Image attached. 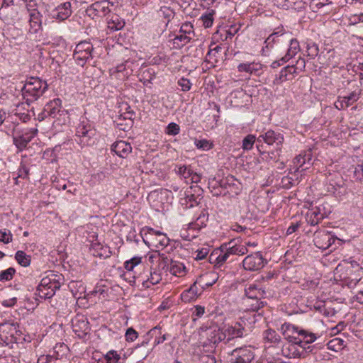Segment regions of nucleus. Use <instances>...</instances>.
<instances>
[{
  "label": "nucleus",
  "instance_id": "nucleus-61",
  "mask_svg": "<svg viewBox=\"0 0 363 363\" xmlns=\"http://www.w3.org/2000/svg\"><path fill=\"white\" fill-rule=\"evenodd\" d=\"M11 240V233L6 231L0 230V241L4 243H9Z\"/></svg>",
  "mask_w": 363,
  "mask_h": 363
},
{
  "label": "nucleus",
  "instance_id": "nucleus-5",
  "mask_svg": "<svg viewBox=\"0 0 363 363\" xmlns=\"http://www.w3.org/2000/svg\"><path fill=\"white\" fill-rule=\"evenodd\" d=\"M213 277L211 282H205L204 278H198L188 290L184 291L182 295V300L184 302H190L200 295L206 288L213 286L218 277L216 273L210 274Z\"/></svg>",
  "mask_w": 363,
  "mask_h": 363
},
{
  "label": "nucleus",
  "instance_id": "nucleus-3",
  "mask_svg": "<svg viewBox=\"0 0 363 363\" xmlns=\"http://www.w3.org/2000/svg\"><path fill=\"white\" fill-rule=\"evenodd\" d=\"M44 84L45 86L42 88L43 82L40 78H27L24 81V103L30 106V103L36 101L37 99L45 92L47 88L46 84Z\"/></svg>",
  "mask_w": 363,
  "mask_h": 363
},
{
  "label": "nucleus",
  "instance_id": "nucleus-34",
  "mask_svg": "<svg viewBox=\"0 0 363 363\" xmlns=\"http://www.w3.org/2000/svg\"><path fill=\"white\" fill-rule=\"evenodd\" d=\"M213 9H208L201 16V19L203 21V25L205 28H210L212 26L213 23V15L215 14Z\"/></svg>",
  "mask_w": 363,
  "mask_h": 363
},
{
  "label": "nucleus",
  "instance_id": "nucleus-20",
  "mask_svg": "<svg viewBox=\"0 0 363 363\" xmlns=\"http://www.w3.org/2000/svg\"><path fill=\"white\" fill-rule=\"evenodd\" d=\"M61 104V99L58 98L55 99L45 105L42 114H43L45 117L50 116L53 118H59L57 111H60Z\"/></svg>",
  "mask_w": 363,
  "mask_h": 363
},
{
  "label": "nucleus",
  "instance_id": "nucleus-4",
  "mask_svg": "<svg viewBox=\"0 0 363 363\" xmlns=\"http://www.w3.org/2000/svg\"><path fill=\"white\" fill-rule=\"evenodd\" d=\"M313 242L318 248L325 250L331 247L330 251L336 250L344 242L342 240L325 230L315 232Z\"/></svg>",
  "mask_w": 363,
  "mask_h": 363
},
{
  "label": "nucleus",
  "instance_id": "nucleus-6",
  "mask_svg": "<svg viewBox=\"0 0 363 363\" xmlns=\"http://www.w3.org/2000/svg\"><path fill=\"white\" fill-rule=\"evenodd\" d=\"M96 130L89 121L83 120L77 128L76 137L79 138L78 143L84 146H89L94 143V138Z\"/></svg>",
  "mask_w": 363,
  "mask_h": 363
},
{
  "label": "nucleus",
  "instance_id": "nucleus-40",
  "mask_svg": "<svg viewBox=\"0 0 363 363\" xmlns=\"http://www.w3.org/2000/svg\"><path fill=\"white\" fill-rule=\"evenodd\" d=\"M142 258L140 257H134L124 262V267L128 271H133L134 267L138 266L141 262Z\"/></svg>",
  "mask_w": 363,
  "mask_h": 363
},
{
  "label": "nucleus",
  "instance_id": "nucleus-41",
  "mask_svg": "<svg viewBox=\"0 0 363 363\" xmlns=\"http://www.w3.org/2000/svg\"><path fill=\"white\" fill-rule=\"evenodd\" d=\"M93 50H94V48L91 43H89L88 41H82L77 45L74 50H78L79 52H87L91 53Z\"/></svg>",
  "mask_w": 363,
  "mask_h": 363
},
{
  "label": "nucleus",
  "instance_id": "nucleus-46",
  "mask_svg": "<svg viewBox=\"0 0 363 363\" xmlns=\"http://www.w3.org/2000/svg\"><path fill=\"white\" fill-rule=\"evenodd\" d=\"M179 125L175 123H170L167 127L166 133L170 135H177L179 133Z\"/></svg>",
  "mask_w": 363,
  "mask_h": 363
},
{
  "label": "nucleus",
  "instance_id": "nucleus-24",
  "mask_svg": "<svg viewBox=\"0 0 363 363\" xmlns=\"http://www.w3.org/2000/svg\"><path fill=\"white\" fill-rule=\"evenodd\" d=\"M147 336H150L151 338L154 337V347H155L163 343L169 335L167 334L162 335L161 328L155 327L149 330Z\"/></svg>",
  "mask_w": 363,
  "mask_h": 363
},
{
  "label": "nucleus",
  "instance_id": "nucleus-21",
  "mask_svg": "<svg viewBox=\"0 0 363 363\" xmlns=\"http://www.w3.org/2000/svg\"><path fill=\"white\" fill-rule=\"evenodd\" d=\"M9 331L11 333V342L12 344L11 347L13 348V345L18 347L19 344L23 343V338L21 337L22 331L21 330L20 323L18 322L11 323L9 325Z\"/></svg>",
  "mask_w": 363,
  "mask_h": 363
},
{
  "label": "nucleus",
  "instance_id": "nucleus-16",
  "mask_svg": "<svg viewBox=\"0 0 363 363\" xmlns=\"http://www.w3.org/2000/svg\"><path fill=\"white\" fill-rule=\"evenodd\" d=\"M111 150L120 157L126 158L132 152V147L129 143L124 140H119L112 144Z\"/></svg>",
  "mask_w": 363,
  "mask_h": 363
},
{
  "label": "nucleus",
  "instance_id": "nucleus-60",
  "mask_svg": "<svg viewBox=\"0 0 363 363\" xmlns=\"http://www.w3.org/2000/svg\"><path fill=\"white\" fill-rule=\"evenodd\" d=\"M143 79V84L145 85H147V84L152 83V80L155 78V76H152V73L149 71L143 72L142 74Z\"/></svg>",
  "mask_w": 363,
  "mask_h": 363
},
{
  "label": "nucleus",
  "instance_id": "nucleus-25",
  "mask_svg": "<svg viewBox=\"0 0 363 363\" xmlns=\"http://www.w3.org/2000/svg\"><path fill=\"white\" fill-rule=\"evenodd\" d=\"M263 149V145L257 144V150L262 155V160L266 161L267 162H270L271 161H278L279 157V154L278 153V152L279 150H276V151L267 152Z\"/></svg>",
  "mask_w": 363,
  "mask_h": 363
},
{
  "label": "nucleus",
  "instance_id": "nucleus-2",
  "mask_svg": "<svg viewBox=\"0 0 363 363\" xmlns=\"http://www.w3.org/2000/svg\"><path fill=\"white\" fill-rule=\"evenodd\" d=\"M64 281L65 278L62 274L49 272L36 287L38 295L45 299L52 298L56 291L60 289Z\"/></svg>",
  "mask_w": 363,
  "mask_h": 363
},
{
  "label": "nucleus",
  "instance_id": "nucleus-10",
  "mask_svg": "<svg viewBox=\"0 0 363 363\" xmlns=\"http://www.w3.org/2000/svg\"><path fill=\"white\" fill-rule=\"evenodd\" d=\"M114 6L113 1H95L86 11L87 15L91 18L94 16H104L111 11L109 5Z\"/></svg>",
  "mask_w": 363,
  "mask_h": 363
},
{
  "label": "nucleus",
  "instance_id": "nucleus-7",
  "mask_svg": "<svg viewBox=\"0 0 363 363\" xmlns=\"http://www.w3.org/2000/svg\"><path fill=\"white\" fill-rule=\"evenodd\" d=\"M206 340L203 342V347L216 348L219 343L225 341V336L223 334V328L218 325H211L206 330Z\"/></svg>",
  "mask_w": 363,
  "mask_h": 363
},
{
  "label": "nucleus",
  "instance_id": "nucleus-26",
  "mask_svg": "<svg viewBox=\"0 0 363 363\" xmlns=\"http://www.w3.org/2000/svg\"><path fill=\"white\" fill-rule=\"evenodd\" d=\"M298 50V41L295 38L291 39L290 40L289 48L287 50L286 54L285 55V56L281 58V61L282 62V63H286V62H288L291 58L296 55Z\"/></svg>",
  "mask_w": 363,
  "mask_h": 363
},
{
  "label": "nucleus",
  "instance_id": "nucleus-1",
  "mask_svg": "<svg viewBox=\"0 0 363 363\" xmlns=\"http://www.w3.org/2000/svg\"><path fill=\"white\" fill-rule=\"evenodd\" d=\"M285 339L303 349L306 353H315L318 347L311 345L317 339V335L304 329H299L297 326L289 323L281 325L280 328Z\"/></svg>",
  "mask_w": 363,
  "mask_h": 363
},
{
  "label": "nucleus",
  "instance_id": "nucleus-23",
  "mask_svg": "<svg viewBox=\"0 0 363 363\" xmlns=\"http://www.w3.org/2000/svg\"><path fill=\"white\" fill-rule=\"evenodd\" d=\"M208 213L206 210H203L199 216V217L196 218L195 222L189 224L188 230H200L202 228L206 226V222L208 221Z\"/></svg>",
  "mask_w": 363,
  "mask_h": 363
},
{
  "label": "nucleus",
  "instance_id": "nucleus-33",
  "mask_svg": "<svg viewBox=\"0 0 363 363\" xmlns=\"http://www.w3.org/2000/svg\"><path fill=\"white\" fill-rule=\"evenodd\" d=\"M284 34V28L283 26L278 27L276 30L269 35V37L265 40L264 44H266L265 48L269 49V48H272L273 44L275 43V38L277 36L282 35Z\"/></svg>",
  "mask_w": 363,
  "mask_h": 363
},
{
  "label": "nucleus",
  "instance_id": "nucleus-44",
  "mask_svg": "<svg viewBox=\"0 0 363 363\" xmlns=\"http://www.w3.org/2000/svg\"><path fill=\"white\" fill-rule=\"evenodd\" d=\"M15 269L13 267H9V269L1 271L0 272V281H9L13 278V274H15Z\"/></svg>",
  "mask_w": 363,
  "mask_h": 363
},
{
  "label": "nucleus",
  "instance_id": "nucleus-50",
  "mask_svg": "<svg viewBox=\"0 0 363 363\" xmlns=\"http://www.w3.org/2000/svg\"><path fill=\"white\" fill-rule=\"evenodd\" d=\"M218 259V248H216L210 254L208 261L211 264H213L216 267H219Z\"/></svg>",
  "mask_w": 363,
  "mask_h": 363
},
{
  "label": "nucleus",
  "instance_id": "nucleus-51",
  "mask_svg": "<svg viewBox=\"0 0 363 363\" xmlns=\"http://www.w3.org/2000/svg\"><path fill=\"white\" fill-rule=\"evenodd\" d=\"M138 336V333L133 328H129L125 332V339L128 342H133Z\"/></svg>",
  "mask_w": 363,
  "mask_h": 363
},
{
  "label": "nucleus",
  "instance_id": "nucleus-53",
  "mask_svg": "<svg viewBox=\"0 0 363 363\" xmlns=\"http://www.w3.org/2000/svg\"><path fill=\"white\" fill-rule=\"evenodd\" d=\"M291 3V8L296 10L297 11H301L303 9H305L308 4L306 1H288Z\"/></svg>",
  "mask_w": 363,
  "mask_h": 363
},
{
  "label": "nucleus",
  "instance_id": "nucleus-17",
  "mask_svg": "<svg viewBox=\"0 0 363 363\" xmlns=\"http://www.w3.org/2000/svg\"><path fill=\"white\" fill-rule=\"evenodd\" d=\"M265 291L255 284L245 286V295L249 299L261 300L265 297Z\"/></svg>",
  "mask_w": 363,
  "mask_h": 363
},
{
  "label": "nucleus",
  "instance_id": "nucleus-58",
  "mask_svg": "<svg viewBox=\"0 0 363 363\" xmlns=\"http://www.w3.org/2000/svg\"><path fill=\"white\" fill-rule=\"evenodd\" d=\"M182 28V30H184L186 33L191 35H194V27L193 25L189 22H186L183 23L181 26Z\"/></svg>",
  "mask_w": 363,
  "mask_h": 363
},
{
  "label": "nucleus",
  "instance_id": "nucleus-59",
  "mask_svg": "<svg viewBox=\"0 0 363 363\" xmlns=\"http://www.w3.org/2000/svg\"><path fill=\"white\" fill-rule=\"evenodd\" d=\"M196 259L201 260L206 257L208 254V249L206 247H203L200 250H198L196 252Z\"/></svg>",
  "mask_w": 363,
  "mask_h": 363
},
{
  "label": "nucleus",
  "instance_id": "nucleus-42",
  "mask_svg": "<svg viewBox=\"0 0 363 363\" xmlns=\"http://www.w3.org/2000/svg\"><path fill=\"white\" fill-rule=\"evenodd\" d=\"M106 363H118L121 359V356L115 350H110L104 356Z\"/></svg>",
  "mask_w": 363,
  "mask_h": 363
},
{
  "label": "nucleus",
  "instance_id": "nucleus-15",
  "mask_svg": "<svg viewBox=\"0 0 363 363\" xmlns=\"http://www.w3.org/2000/svg\"><path fill=\"white\" fill-rule=\"evenodd\" d=\"M28 14V32L30 33H36L41 28L40 14L38 11L34 10L30 11L28 9L26 13L24 12V16Z\"/></svg>",
  "mask_w": 363,
  "mask_h": 363
},
{
  "label": "nucleus",
  "instance_id": "nucleus-30",
  "mask_svg": "<svg viewBox=\"0 0 363 363\" xmlns=\"http://www.w3.org/2000/svg\"><path fill=\"white\" fill-rule=\"evenodd\" d=\"M192 37L184 35L183 34L176 35L173 39V45L174 48L180 49L190 42Z\"/></svg>",
  "mask_w": 363,
  "mask_h": 363
},
{
  "label": "nucleus",
  "instance_id": "nucleus-57",
  "mask_svg": "<svg viewBox=\"0 0 363 363\" xmlns=\"http://www.w3.org/2000/svg\"><path fill=\"white\" fill-rule=\"evenodd\" d=\"M150 230L155 233L153 229L151 228ZM155 234L158 235L160 236H162V238L159 240L160 245H161L162 247H166L168 245L169 239L166 236V235H164L159 231L155 232Z\"/></svg>",
  "mask_w": 363,
  "mask_h": 363
},
{
  "label": "nucleus",
  "instance_id": "nucleus-9",
  "mask_svg": "<svg viewBox=\"0 0 363 363\" xmlns=\"http://www.w3.org/2000/svg\"><path fill=\"white\" fill-rule=\"evenodd\" d=\"M267 263L260 252L247 255L242 261V266L245 270L257 271L263 268Z\"/></svg>",
  "mask_w": 363,
  "mask_h": 363
},
{
  "label": "nucleus",
  "instance_id": "nucleus-29",
  "mask_svg": "<svg viewBox=\"0 0 363 363\" xmlns=\"http://www.w3.org/2000/svg\"><path fill=\"white\" fill-rule=\"evenodd\" d=\"M37 295L38 294L35 292L30 294V296L28 294L26 296V298H24V309H26L28 311L35 310L38 305Z\"/></svg>",
  "mask_w": 363,
  "mask_h": 363
},
{
  "label": "nucleus",
  "instance_id": "nucleus-19",
  "mask_svg": "<svg viewBox=\"0 0 363 363\" xmlns=\"http://www.w3.org/2000/svg\"><path fill=\"white\" fill-rule=\"evenodd\" d=\"M362 275L363 271L359 272L354 269H346V274L342 277V279L349 287H354L362 279Z\"/></svg>",
  "mask_w": 363,
  "mask_h": 363
},
{
  "label": "nucleus",
  "instance_id": "nucleus-14",
  "mask_svg": "<svg viewBox=\"0 0 363 363\" xmlns=\"http://www.w3.org/2000/svg\"><path fill=\"white\" fill-rule=\"evenodd\" d=\"M296 69L294 65L286 66L281 70L279 74L276 75L273 84L279 85L285 81L291 80L297 74Z\"/></svg>",
  "mask_w": 363,
  "mask_h": 363
},
{
  "label": "nucleus",
  "instance_id": "nucleus-45",
  "mask_svg": "<svg viewBox=\"0 0 363 363\" xmlns=\"http://www.w3.org/2000/svg\"><path fill=\"white\" fill-rule=\"evenodd\" d=\"M252 66L257 67V63H255L254 62L250 63H240L238 66V70L240 72H245L247 73L252 74V69H253Z\"/></svg>",
  "mask_w": 363,
  "mask_h": 363
},
{
  "label": "nucleus",
  "instance_id": "nucleus-39",
  "mask_svg": "<svg viewBox=\"0 0 363 363\" xmlns=\"http://www.w3.org/2000/svg\"><path fill=\"white\" fill-rule=\"evenodd\" d=\"M256 141V138L253 135H247L242 140V147L245 150H250L252 148L254 143Z\"/></svg>",
  "mask_w": 363,
  "mask_h": 363
},
{
  "label": "nucleus",
  "instance_id": "nucleus-47",
  "mask_svg": "<svg viewBox=\"0 0 363 363\" xmlns=\"http://www.w3.org/2000/svg\"><path fill=\"white\" fill-rule=\"evenodd\" d=\"M177 83L183 91H189L192 85L190 80L184 77H182L180 79H179Z\"/></svg>",
  "mask_w": 363,
  "mask_h": 363
},
{
  "label": "nucleus",
  "instance_id": "nucleus-28",
  "mask_svg": "<svg viewBox=\"0 0 363 363\" xmlns=\"http://www.w3.org/2000/svg\"><path fill=\"white\" fill-rule=\"evenodd\" d=\"M157 15L160 18H163L167 20L165 26H167L171 20L174 18L175 13L173 9L170 6H163L157 11Z\"/></svg>",
  "mask_w": 363,
  "mask_h": 363
},
{
  "label": "nucleus",
  "instance_id": "nucleus-13",
  "mask_svg": "<svg viewBox=\"0 0 363 363\" xmlns=\"http://www.w3.org/2000/svg\"><path fill=\"white\" fill-rule=\"evenodd\" d=\"M164 267H167L172 275L182 277L186 274V267L179 261L169 259L167 257L163 259Z\"/></svg>",
  "mask_w": 363,
  "mask_h": 363
},
{
  "label": "nucleus",
  "instance_id": "nucleus-54",
  "mask_svg": "<svg viewBox=\"0 0 363 363\" xmlns=\"http://www.w3.org/2000/svg\"><path fill=\"white\" fill-rule=\"evenodd\" d=\"M77 321V323L74 325V328L78 326L81 330H84V332L89 329V322L86 319L82 318L81 319H78Z\"/></svg>",
  "mask_w": 363,
  "mask_h": 363
},
{
  "label": "nucleus",
  "instance_id": "nucleus-52",
  "mask_svg": "<svg viewBox=\"0 0 363 363\" xmlns=\"http://www.w3.org/2000/svg\"><path fill=\"white\" fill-rule=\"evenodd\" d=\"M315 1H309V8L311 9L313 12H318L320 9L328 6L331 4L332 1H330L328 4H323L321 1H319L318 3L314 4Z\"/></svg>",
  "mask_w": 363,
  "mask_h": 363
},
{
  "label": "nucleus",
  "instance_id": "nucleus-56",
  "mask_svg": "<svg viewBox=\"0 0 363 363\" xmlns=\"http://www.w3.org/2000/svg\"><path fill=\"white\" fill-rule=\"evenodd\" d=\"M13 143L17 147L18 150L21 152L23 150V135H14Z\"/></svg>",
  "mask_w": 363,
  "mask_h": 363
},
{
  "label": "nucleus",
  "instance_id": "nucleus-12",
  "mask_svg": "<svg viewBox=\"0 0 363 363\" xmlns=\"http://www.w3.org/2000/svg\"><path fill=\"white\" fill-rule=\"evenodd\" d=\"M223 331L225 336V344L226 345L235 338L242 337L245 332V327L240 322H236L233 325L223 328Z\"/></svg>",
  "mask_w": 363,
  "mask_h": 363
},
{
  "label": "nucleus",
  "instance_id": "nucleus-48",
  "mask_svg": "<svg viewBox=\"0 0 363 363\" xmlns=\"http://www.w3.org/2000/svg\"><path fill=\"white\" fill-rule=\"evenodd\" d=\"M177 174L184 179L189 178L192 175V170L186 165L180 166L178 168Z\"/></svg>",
  "mask_w": 363,
  "mask_h": 363
},
{
  "label": "nucleus",
  "instance_id": "nucleus-43",
  "mask_svg": "<svg viewBox=\"0 0 363 363\" xmlns=\"http://www.w3.org/2000/svg\"><path fill=\"white\" fill-rule=\"evenodd\" d=\"M194 145L198 149L203 150H209L213 147V144L206 139L197 140L195 139Z\"/></svg>",
  "mask_w": 363,
  "mask_h": 363
},
{
  "label": "nucleus",
  "instance_id": "nucleus-37",
  "mask_svg": "<svg viewBox=\"0 0 363 363\" xmlns=\"http://www.w3.org/2000/svg\"><path fill=\"white\" fill-rule=\"evenodd\" d=\"M184 196H186L189 203L188 207L193 208L194 206L199 204L201 200L200 195L195 196L191 191L187 190L184 192Z\"/></svg>",
  "mask_w": 363,
  "mask_h": 363
},
{
  "label": "nucleus",
  "instance_id": "nucleus-35",
  "mask_svg": "<svg viewBox=\"0 0 363 363\" xmlns=\"http://www.w3.org/2000/svg\"><path fill=\"white\" fill-rule=\"evenodd\" d=\"M362 95L361 91H352L349 95L342 96L343 99V101L346 105L347 108L352 105L354 102L357 101Z\"/></svg>",
  "mask_w": 363,
  "mask_h": 363
},
{
  "label": "nucleus",
  "instance_id": "nucleus-49",
  "mask_svg": "<svg viewBox=\"0 0 363 363\" xmlns=\"http://www.w3.org/2000/svg\"><path fill=\"white\" fill-rule=\"evenodd\" d=\"M308 50V55L311 58H315L318 55L319 52V48L317 44L315 43H313L311 44H308L307 46Z\"/></svg>",
  "mask_w": 363,
  "mask_h": 363
},
{
  "label": "nucleus",
  "instance_id": "nucleus-63",
  "mask_svg": "<svg viewBox=\"0 0 363 363\" xmlns=\"http://www.w3.org/2000/svg\"><path fill=\"white\" fill-rule=\"evenodd\" d=\"M335 107L338 110H343L347 108L342 96H338L337 101L334 104Z\"/></svg>",
  "mask_w": 363,
  "mask_h": 363
},
{
  "label": "nucleus",
  "instance_id": "nucleus-32",
  "mask_svg": "<svg viewBox=\"0 0 363 363\" xmlns=\"http://www.w3.org/2000/svg\"><path fill=\"white\" fill-rule=\"evenodd\" d=\"M226 245H221L220 247H218V262H219V267L222 266L224 263H225L228 260L230 262L233 261V258H231L230 255L228 254L227 249H226Z\"/></svg>",
  "mask_w": 363,
  "mask_h": 363
},
{
  "label": "nucleus",
  "instance_id": "nucleus-18",
  "mask_svg": "<svg viewBox=\"0 0 363 363\" xmlns=\"http://www.w3.org/2000/svg\"><path fill=\"white\" fill-rule=\"evenodd\" d=\"M72 13L70 1H65L57 5L52 12L53 18L60 21L67 19Z\"/></svg>",
  "mask_w": 363,
  "mask_h": 363
},
{
  "label": "nucleus",
  "instance_id": "nucleus-62",
  "mask_svg": "<svg viewBox=\"0 0 363 363\" xmlns=\"http://www.w3.org/2000/svg\"><path fill=\"white\" fill-rule=\"evenodd\" d=\"M343 340L339 338H335L330 340L328 343V348L333 349L334 347L338 346L339 349L342 346Z\"/></svg>",
  "mask_w": 363,
  "mask_h": 363
},
{
  "label": "nucleus",
  "instance_id": "nucleus-27",
  "mask_svg": "<svg viewBox=\"0 0 363 363\" xmlns=\"http://www.w3.org/2000/svg\"><path fill=\"white\" fill-rule=\"evenodd\" d=\"M263 337L266 342L278 345L281 342V336L273 329H267L263 333Z\"/></svg>",
  "mask_w": 363,
  "mask_h": 363
},
{
  "label": "nucleus",
  "instance_id": "nucleus-38",
  "mask_svg": "<svg viewBox=\"0 0 363 363\" xmlns=\"http://www.w3.org/2000/svg\"><path fill=\"white\" fill-rule=\"evenodd\" d=\"M162 279L161 273L160 270H157L156 269H151L150 272V277L147 279L146 282H150L151 284L155 285L158 284Z\"/></svg>",
  "mask_w": 363,
  "mask_h": 363
},
{
  "label": "nucleus",
  "instance_id": "nucleus-11",
  "mask_svg": "<svg viewBox=\"0 0 363 363\" xmlns=\"http://www.w3.org/2000/svg\"><path fill=\"white\" fill-rule=\"evenodd\" d=\"M258 143H265L269 145L276 144L277 150H281L284 142V136L279 133H276L272 130H267L264 134L260 135L257 138Z\"/></svg>",
  "mask_w": 363,
  "mask_h": 363
},
{
  "label": "nucleus",
  "instance_id": "nucleus-36",
  "mask_svg": "<svg viewBox=\"0 0 363 363\" xmlns=\"http://www.w3.org/2000/svg\"><path fill=\"white\" fill-rule=\"evenodd\" d=\"M94 249L96 251H100L98 252L96 256H99L100 257H104L107 258L111 257V252L110 250L109 247L108 246H103L100 243H96L94 245Z\"/></svg>",
  "mask_w": 363,
  "mask_h": 363
},
{
  "label": "nucleus",
  "instance_id": "nucleus-31",
  "mask_svg": "<svg viewBox=\"0 0 363 363\" xmlns=\"http://www.w3.org/2000/svg\"><path fill=\"white\" fill-rule=\"evenodd\" d=\"M73 57L79 65L84 66L88 60L92 58V55L87 52H79L78 50H74Z\"/></svg>",
  "mask_w": 363,
  "mask_h": 363
},
{
  "label": "nucleus",
  "instance_id": "nucleus-64",
  "mask_svg": "<svg viewBox=\"0 0 363 363\" xmlns=\"http://www.w3.org/2000/svg\"><path fill=\"white\" fill-rule=\"evenodd\" d=\"M201 361L203 363H216L215 357L209 354L203 356Z\"/></svg>",
  "mask_w": 363,
  "mask_h": 363
},
{
  "label": "nucleus",
  "instance_id": "nucleus-22",
  "mask_svg": "<svg viewBox=\"0 0 363 363\" xmlns=\"http://www.w3.org/2000/svg\"><path fill=\"white\" fill-rule=\"evenodd\" d=\"M223 245H227L226 249L231 258L234 255H242L247 252V247L245 245H238L236 239H232Z\"/></svg>",
  "mask_w": 363,
  "mask_h": 363
},
{
  "label": "nucleus",
  "instance_id": "nucleus-8",
  "mask_svg": "<svg viewBox=\"0 0 363 363\" xmlns=\"http://www.w3.org/2000/svg\"><path fill=\"white\" fill-rule=\"evenodd\" d=\"M255 352L250 346H244L233 350L230 354V363H252Z\"/></svg>",
  "mask_w": 363,
  "mask_h": 363
},
{
  "label": "nucleus",
  "instance_id": "nucleus-55",
  "mask_svg": "<svg viewBox=\"0 0 363 363\" xmlns=\"http://www.w3.org/2000/svg\"><path fill=\"white\" fill-rule=\"evenodd\" d=\"M255 302L252 303L250 306V308L249 309L253 312H258L262 308H263L264 306L266 303L261 300H255Z\"/></svg>",
  "mask_w": 363,
  "mask_h": 363
}]
</instances>
